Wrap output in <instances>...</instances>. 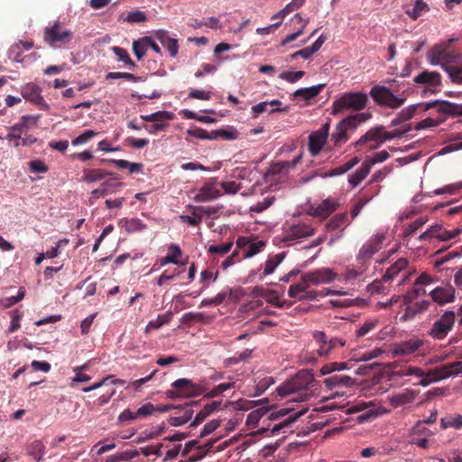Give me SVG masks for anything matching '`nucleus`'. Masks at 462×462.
<instances>
[{
    "label": "nucleus",
    "mask_w": 462,
    "mask_h": 462,
    "mask_svg": "<svg viewBox=\"0 0 462 462\" xmlns=\"http://www.w3.org/2000/svg\"><path fill=\"white\" fill-rule=\"evenodd\" d=\"M337 274L330 268H320L302 275V280L309 285H320L333 282Z\"/></svg>",
    "instance_id": "2eb2a0df"
},
{
    "label": "nucleus",
    "mask_w": 462,
    "mask_h": 462,
    "mask_svg": "<svg viewBox=\"0 0 462 462\" xmlns=\"http://www.w3.org/2000/svg\"><path fill=\"white\" fill-rule=\"evenodd\" d=\"M383 126L379 125V126L373 127L370 130H368L364 135H362L359 138V140H357L355 143V146L356 149L360 150L364 144L367 143L368 142L374 141V142H377V144L371 145L370 150L377 149L379 147V145L383 143H381V139H383Z\"/></svg>",
    "instance_id": "aec40b11"
},
{
    "label": "nucleus",
    "mask_w": 462,
    "mask_h": 462,
    "mask_svg": "<svg viewBox=\"0 0 462 462\" xmlns=\"http://www.w3.org/2000/svg\"><path fill=\"white\" fill-rule=\"evenodd\" d=\"M242 259H245L243 257V254H240L239 250L236 249L228 257H226L222 263L221 267L226 270L228 267L234 265L236 263H239L242 261Z\"/></svg>",
    "instance_id": "774afa93"
},
{
    "label": "nucleus",
    "mask_w": 462,
    "mask_h": 462,
    "mask_svg": "<svg viewBox=\"0 0 462 462\" xmlns=\"http://www.w3.org/2000/svg\"><path fill=\"white\" fill-rule=\"evenodd\" d=\"M384 239L383 234H376L372 236L359 250L358 258L364 260L370 259L382 248Z\"/></svg>",
    "instance_id": "6ab92c4d"
},
{
    "label": "nucleus",
    "mask_w": 462,
    "mask_h": 462,
    "mask_svg": "<svg viewBox=\"0 0 462 462\" xmlns=\"http://www.w3.org/2000/svg\"><path fill=\"white\" fill-rule=\"evenodd\" d=\"M313 338L319 346L317 353L319 356H327L334 349L343 347L346 345V340L338 337L328 338L323 331H314Z\"/></svg>",
    "instance_id": "6e6552de"
},
{
    "label": "nucleus",
    "mask_w": 462,
    "mask_h": 462,
    "mask_svg": "<svg viewBox=\"0 0 462 462\" xmlns=\"http://www.w3.org/2000/svg\"><path fill=\"white\" fill-rule=\"evenodd\" d=\"M365 120L366 117L365 114H358L350 116L340 121L330 135V141L333 143L334 146L340 147L343 143H346L349 139L348 132L355 131L358 125Z\"/></svg>",
    "instance_id": "7ed1b4c3"
},
{
    "label": "nucleus",
    "mask_w": 462,
    "mask_h": 462,
    "mask_svg": "<svg viewBox=\"0 0 462 462\" xmlns=\"http://www.w3.org/2000/svg\"><path fill=\"white\" fill-rule=\"evenodd\" d=\"M440 426L444 430L448 428L460 430L462 429V415H447L446 417L441 418Z\"/></svg>",
    "instance_id": "79ce46f5"
},
{
    "label": "nucleus",
    "mask_w": 462,
    "mask_h": 462,
    "mask_svg": "<svg viewBox=\"0 0 462 462\" xmlns=\"http://www.w3.org/2000/svg\"><path fill=\"white\" fill-rule=\"evenodd\" d=\"M221 191L213 183H206L196 194L194 200L197 202H207L221 196Z\"/></svg>",
    "instance_id": "bb28decb"
},
{
    "label": "nucleus",
    "mask_w": 462,
    "mask_h": 462,
    "mask_svg": "<svg viewBox=\"0 0 462 462\" xmlns=\"http://www.w3.org/2000/svg\"><path fill=\"white\" fill-rule=\"evenodd\" d=\"M291 22L300 24V27L296 32H294L293 33H291V34L287 35L282 41V42H281L282 46H284V45H286V44H288L290 42H292L298 37H300L303 33L304 29H305L306 25L308 24L309 19H303L299 14H296L292 17Z\"/></svg>",
    "instance_id": "7c9ffc66"
},
{
    "label": "nucleus",
    "mask_w": 462,
    "mask_h": 462,
    "mask_svg": "<svg viewBox=\"0 0 462 462\" xmlns=\"http://www.w3.org/2000/svg\"><path fill=\"white\" fill-rule=\"evenodd\" d=\"M408 260L406 258L398 259L393 264H392L385 272L383 276V282H389L394 279L402 270L408 266Z\"/></svg>",
    "instance_id": "2f4dec72"
},
{
    "label": "nucleus",
    "mask_w": 462,
    "mask_h": 462,
    "mask_svg": "<svg viewBox=\"0 0 462 462\" xmlns=\"http://www.w3.org/2000/svg\"><path fill=\"white\" fill-rule=\"evenodd\" d=\"M171 387L172 390L166 392L167 397L171 399L196 397L202 394L206 390L202 385L187 378L175 380L171 383Z\"/></svg>",
    "instance_id": "20e7f679"
},
{
    "label": "nucleus",
    "mask_w": 462,
    "mask_h": 462,
    "mask_svg": "<svg viewBox=\"0 0 462 462\" xmlns=\"http://www.w3.org/2000/svg\"><path fill=\"white\" fill-rule=\"evenodd\" d=\"M265 246V243L263 240H258L256 242H251L248 245L247 249L243 252V257L249 258L253 257Z\"/></svg>",
    "instance_id": "052dcab7"
},
{
    "label": "nucleus",
    "mask_w": 462,
    "mask_h": 462,
    "mask_svg": "<svg viewBox=\"0 0 462 462\" xmlns=\"http://www.w3.org/2000/svg\"><path fill=\"white\" fill-rule=\"evenodd\" d=\"M429 10V6L423 0H416L414 7L411 10H407L406 14L413 20H416L421 15L423 12Z\"/></svg>",
    "instance_id": "13d9d810"
},
{
    "label": "nucleus",
    "mask_w": 462,
    "mask_h": 462,
    "mask_svg": "<svg viewBox=\"0 0 462 462\" xmlns=\"http://www.w3.org/2000/svg\"><path fill=\"white\" fill-rule=\"evenodd\" d=\"M435 107L441 115H462V105L448 101H434L425 104V110Z\"/></svg>",
    "instance_id": "b1692460"
},
{
    "label": "nucleus",
    "mask_w": 462,
    "mask_h": 462,
    "mask_svg": "<svg viewBox=\"0 0 462 462\" xmlns=\"http://www.w3.org/2000/svg\"><path fill=\"white\" fill-rule=\"evenodd\" d=\"M347 213H340L335 215L332 218H330L326 224L327 230H337L340 228H345L347 225Z\"/></svg>",
    "instance_id": "f704fd0d"
},
{
    "label": "nucleus",
    "mask_w": 462,
    "mask_h": 462,
    "mask_svg": "<svg viewBox=\"0 0 462 462\" xmlns=\"http://www.w3.org/2000/svg\"><path fill=\"white\" fill-rule=\"evenodd\" d=\"M172 312L167 311L163 315H159L156 320H151L145 328V332L148 333L151 329H158L162 326L169 324L172 319Z\"/></svg>",
    "instance_id": "a19ab883"
},
{
    "label": "nucleus",
    "mask_w": 462,
    "mask_h": 462,
    "mask_svg": "<svg viewBox=\"0 0 462 462\" xmlns=\"http://www.w3.org/2000/svg\"><path fill=\"white\" fill-rule=\"evenodd\" d=\"M23 97L35 105H40L43 102L42 97V89L39 86L34 83H28L22 88Z\"/></svg>",
    "instance_id": "a878e982"
},
{
    "label": "nucleus",
    "mask_w": 462,
    "mask_h": 462,
    "mask_svg": "<svg viewBox=\"0 0 462 462\" xmlns=\"http://www.w3.org/2000/svg\"><path fill=\"white\" fill-rule=\"evenodd\" d=\"M199 404L196 401L186 402L184 405L175 406V412L169 418V423L171 426L178 427L187 423L192 417L194 411L193 406Z\"/></svg>",
    "instance_id": "dca6fc26"
},
{
    "label": "nucleus",
    "mask_w": 462,
    "mask_h": 462,
    "mask_svg": "<svg viewBox=\"0 0 462 462\" xmlns=\"http://www.w3.org/2000/svg\"><path fill=\"white\" fill-rule=\"evenodd\" d=\"M221 405V402L214 401L206 404L196 415L193 421L189 424L190 428H196L202 423L213 411H215Z\"/></svg>",
    "instance_id": "c85d7f7f"
},
{
    "label": "nucleus",
    "mask_w": 462,
    "mask_h": 462,
    "mask_svg": "<svg viewBox=\"0 0 462 462\" xmlns=\"http://www.w3.org/2000/svg\"><path fill=\"white\" fill-rule=\"evenodd\" d=\"M338 207L339 203L336 199L328 198L313 208L311 215L322 220L336 211Z\"/></svg>",
    "instance_id": "393cba45"
},
{
    "label": "nucleus",
    "mask_w": 462,
    "mask_h": 462,
    "mask_svg": "<svg viewBox=\"0 0 462 462\" xmlns=\"http://www.w3.org/2000/svg\"><path fill=\"white\" fill-rule=\"evenodd\" d=\"M437 417H438V411L437 410L431 411L430 415L428 419H426L424 420L418 421L416 423V425L413 427V435H415L417 433H421L424 435L430 434L431 433L430 430H428L425 427V425L432 424V423L436 422Z\"/></svg>",
    "instance_id": "4c0bfd02"
},
{
    "label": "nucleus",
    "mask_w": 462,
    "mask_h": 462,
    "mask_svg": "<svg viewBox=\"0 0 462 462\" xmlns=\"http://www.w3.org/2000/svg\"><path fill=\"white\" fill-rule=\"evenodd\" d=\"M309 283H307V282H304L301 278L299 283L290 286L288 295L291 298H297L299 300V296H300V294H303V292L306 291V289L309 288Z\"/></svg>",
    "instance_id": "680f3d73"
},
{
    "label": "nucleus",
    "mask_w": 462,
    "mask_h": 462,
    "mask_svg": "<svg viewBox=\"0 0 462 462\" xmlns=\"http://www.w3.org/2000/svg\"><path fill=\"white\" fill-rule=\"evenodd\" d=\"M360 162V159L358 157H353L351 160L346 162V163L337 166L336 168H333L329 173L328 176H337L346 173L349 170H351L354 166H356Z\"/></svg>",
    "instance_id": "8fccbe9b"
},
{
    "label": "nucleus",
    "mask_w": 462,
    "mask_h": 462,
    "mask_svg": "<svg viewBox=\"0 0 462 462\" xmlns=\"http://www.w3.org/2000/svg\"><path fill=\"white\" fill-rule=\"evenodd\" d=\"M454 39H450L441 44L433 47L428 53L429 60L431 64H440L445 70V65H454L461 59V54L455 51L450 43Z\"/></svg>",
    "instance_id": "f03ea898"
},
{
    "label": "nucleus",
    "mask_w": 462,
    "mask_h": 462,
    "mask_svg": "<svg viewBox=\"0 0 462 462\" xmlns=\"http://www.w3.org/2000/svg\"><path fill=\"white\" fill-rule=\"evenodd\" d=\"M316 229L305 223L291 226L284 234L283 241L291 242L313 236Z\"/></svg>",
    "instance_id": "a211bd4d"
},
{
    "label": "nucleus",
    "mask_w": 462,
    "mask_h": 462,
    "mask_svg": "<svg viewBox=\"0 0 462 462\" xmlns=\"http://www.w3.org/2000/svg\"><path fill=\"white\" fill-rule=\"evenodd\" d=\"M411 130V127L410 125H405L402 126V129H394V130L390 131V132H385L383 130V139H381V143H383V142H385L387 140L400 138V137L403 136L406 133H408Z\"/></svg>",
    "instance_id": "6e6d98bb"
},
{
    "label": "nucleus",
    "mask_w": 462,
    "mask_h": 462,
    "mask_svg": "<svg viewBox=\"0 0 462 462\" xmlns=\"http://www.w3.org/2000/svg\"><path fill=\"white\" fill-rule=\"evenodd\" d=\"M165 430V426L163 424L152 427L151 430H143L140 436L136 439V443H143L147 440L155 439L162 435Z\"/></svg>",
    "instance_id": "e433bc0d"
},
{
    "label": "nucleus",
    "mask_w": 462,
    "mask_h": 462,
    "mask_svg": "<svg viewBox=\"0 0 462 462\" xmlns=\"http://www.w3.org/2000/svg\"><path fill=\"white\" fill-rule=\"evenodd\" d=\"M324 84H319L310 88H299L292 94V96L295 100L301 99L305 102H308L309 100L317 97L324 88Z\"/></svg>",
    "instance_id": "cd10ccee"
},
{
    "label": "nucleus",
    "mask_w": 462,
    "mask_h": 462,
    "mask_svg": "<svg viewBox=\"0 0 462 462\" xmlns=\"http://www.w3.org/2000/svg\"><path fill=\"white\" fill-rule=\"evenodd\" d=\"M442 226L440 225L431 226L429 229H427L424 233H422L420 236V240H427L431 237L440 238L442 233Z\"/></svg>",
    "instance_id": "338daca9"
},
{
    "label": "nucleus",
    "mask_w": 462,
    "mask_h": 462,
    "mask_svg": "<svg viewBox=\"0 0 462 462\" xmlns=\"http://www.w3.org/2000/svg\"><path fill=\"white\" fill-rule=\"evenodd\" d=\"M313 382V374L301 370L297 374L280 385L276 392L281 397L290 396L289 402H305L309 399L308 387Z\"/></svg>",
    "instance_id": "f257e3e1"
},
{
    "label": "nucleus",
    "mask_w": 462,
    "mask_h": 462,
    "mask_svg": "<svg viewBox=\"0 0 462 462\" xmlns=\"http://www.w3.org/2000/svg\"><path fill=\"white\" fill-rule=\"evenodd\" d=\"M423 345L424 341L420 338L401 341L393 346L392 354L394 356L412 355L418 352Z\"/></svg>",
    "instance_id": "f3484780"
},
{
    "label": "nucleus",
    "mask_w": 462,
    "mask_h": 462,
    "mask_svg": "<svg viewBox=\"0 0 462 462\" xmlns=\"http://www.w3.org/2000/svg\"><path fill=\"white\" fill-rule=\"evenodd\" d=\"M368 102L367 95L362 92H348L334 101L333 114H338L345 109L362 110Z\"/></svg>",
    "instance_id": "423d86ee"
},
{
    "label": "nucleus",
    "mask_w": 462,
    "mask_h": 462,
    "mask_svg": "<svg viewBox=\"0 0 462 462\" xmlns=\"http://www.w3.org/2000/svg\"><path fill=\"white\" fill-rule=\"evenodd\" d=\"M285 253L277 254L270 257L264 263L263 275L272 274L276 267L283 261Z\"/></svg>",
    "instance_id": "a18cd8bd"
},
{
    "label": "nucleus",
    "mask_w": 462,
    "mask_h": 462,
    "mask_svg": "<svg viewBox=\"0 0 462 462\" xmlns=\"http://www.w3.org/2000/svg\"><path fill=\"white\" fill-rule=\"evenodd\" d=\"M107 174L108 173L102 169H85L83 171L82 180L92 183L103 180Z\"/></svg>",
    "instance_id": "58836bf2"
},
{
    "label": "nucleus",
    "mask_w": 462,
    "mask_h": 462,
    "mask_svg": "<svg viewBox=\"0 0 462 462\" xmlns=\"http://www.w3.org/2000/svg\"><path fill=\"white\" fill-rule=\"evenodd\" d=\"M324 384L328 390L337 392L342 388L352 387L355 383V380L345 374H333L324 380Z\"/></svg>",
    "instance_id": "5701e85b"
},
{
    "label": "nucleus",
    "mask_w": 462,
    "mask_h": 462,
    "mask_svg": "<svg viewBox=\"0 0 462 462\" xmlns=\"http://www.w3.org/2000/svg\"><path fill=\"white\" fill-rule=\"evenodd\" d=\"M45 447L41 440H34L27 448L28 454L37 461H41L44 455Z\"/></svg>",
    "instance_id": "49530a36"
},
{
    "label": "nucleus",
    "mask_w": 462,
    "mask_h": 462,
    "mask_svg": "<svg viewBox=\"0 0 462 462\" xmlns=\"http://www.w3.org/2000/svg\"><path fill=\"white\" fill-rule=\"evenodd\" d=\"M445 71L448 74L451 81L462 85V65H445Z\"/></svg>",
    "instance_id": "603ef678"
},
{
    "label": "nucleus",
    "mask_w": 462,
    "mask_h": 462,
    "mask_svg": "<svg viewBox=\"0 0 462 462\" xmlns=\"http://www.w3.org/2000/svg\"><path fill=\"white\" fill-rule=\"evenodd\" d=\"M186 134L189 136H192L199 140H212L211 132L208 133L207 130L200 127L189 128L186 131Z\"/></svg>",
    "instance_id": "69168bd1"
},
{
    "label": "nucleus",
    "mask_w": 462,
    "mask_h": 462,
    "mask_svg": "<svg viewBox=\"0 0 462 462\" xmlns=\"http://www.w3.org/2000/svg\"><path fill=\"white\" fill-rule=\"evenodd\" d=\"M414 84L426 91L436 93L441 87V75L437 71L423 70L413 78Z\"/></svg>",
    "instance_id": "9d476101"
},
{
    "label": "nucleus",
    "mask_w": 462,
    "mask_h": 462,
    "mask_svg": "<svg viewBox=\"0 0 462 462\" xmlns=\"http://www.w3.org/2000/svg\"><path fill=\"white\" fill-rule=\"evenodd\" d=\"M29 123L34 125L36 118L31 116H23L19 123L9 128L6 140L15 147L21 146L23 135L25 134V132H28Z\"/></svg>",
    "instance_id": "9b49d317"
},
{
    "label": "nucleus",
    "mask_w": 462,
    "mask_h": 462,
    "mask_svg": "<svg viewBox=\"0 0 462 462\" xmlns=\"http://www.w3.org/2000/svg\"><path fill=\"white\" fill-rule=\"evenodd\" d=\"M106 79H124L132 82H138L142 80V77L135 76L129 72H109L106 76Z\"/></svg>",
    "instance_id": "e2e57ef3"
},
{
    "label": "nucleus",
    "mask_w": 462,
    "mask_h": 462,
    "mask_svg": "<svg viewBox=\"0 0 462 462\" xmlns=\"http://www.w3.org/2000/svg\"><path fill=\"white\" fill-rule=\"evenodd\" d=\"M189 208L192 209V217L181 215L180 218L182 222L188 223L190 226H197L202 221V215L198 209V207L189 206Z\"/></svg>",
    "instance_id": "5fc2aeb1"
},
{
    "label": "nucleus",
    "mask_w": 462,
    "mask_h": 462,
    "mask_svg": "<svg viewBox=\"0 0 462 462\" xmlns=\"http://www.w3.org/2000/svg\"><path fill=\"white\" fill-rule=\"evenodd\" d=\"M214 443L215 440H209L204 445L198 444L196 446L195 452L188 458V462H197L202 459L213 448Z\"/></svg>",
    "instance_id": "ea45409f"
},
{
    "label": "nucleus",
    "mask_w": 462,
    "mask_h": 462,
    "mask_svg": "<svg viewBox=\"0 0 462 462\" xmlns=\"http://www.w3.org/2000/svg\"><path fill=\"white\" fill-rule=\"evenodd\" d=\"M380 189H381V187L375 186L374 190H373V192L371 193L370 196L362 197V198L358 199V200L356 201V203L355 204V206L352 208V209L350 211L353 218L356 217L359 215V213L361 212L364 206L366 205L374 195L378 194Z\"/></svg>",
    "instance_id": "37998d69"
},
{
    "label": "nucleus",
    "mask_w": 462,
    "mask_h": 462,
    "mask_svg": "<svg viewBox=\"0 0 462 462\" xmlns=\"http://www.w3.org/2000/svg\"><path fill=\"white\" fill-rule=\"evenodd\" d=\"M212 140L224 139L235 140L237 138V132L234 129H217L211 131Z\"/></svg>",
    "instance_id": "864d4df0"
},
{
    "label": "nucleus",
    "mask_w": 462,
    "mask_h": 462,
    "mask_svg": "<svg viewBox=\"0 0 462 462\" xmlns=\"http://www.w3.org/2000/svg\"><path fill=\"white\" fill-rule=\"evenodd\" d=\"M112 378H113V375H107L106 377H104L101 381H99L97 383H93L90 386L84 387L82 389V391L85 392V393H88L90 391L98 389L99 387H101L103 385L108 384V382L110 383H112V384H119V385H124L125 383V381L123 380V379H114V380H112Z\"/></svg>",
    "instance_id": "09e8293b"
},
{
    "label": "nucleus",
    "mask_w": 462,
    "mask_h": 462,
    "mask_svg": "<svg viewBox=\"0 0 462 462\" xmlns=\"http://www.w3.org/2000/svg\"><path fill=\"white\" fill-rule=\"evenodd\" d=\"M147 42H149V37L145 36L134 41L133 43V51L139 60L144 57L148 50Z\"/></svg>",
    "instance_id": "de8ad7c7"
},
{
    "label": "nucleus",
    "mask_w": 462,
    "mask_h": 462,
    "mask_svg": "<svg viewBox=\"0 0 462 462\" xmlns=\"http://www.w3.org/2000/svg\"><path fill=\"white\" fill-rule=\"evenodd\" d=\"M112 50L115 55L117 57L118 60L123 61L125 65L132 69L136 67L135 63L132 60L126 50L118 46L113 47Z\"/></svg>",
    "instance_id": "4d7b16f0"
},
{
    "label": "nucleus",
    "mask_w": 462,
    "mask_h": 462,
    "mask_svg": "<svg viewBox=\"0 0 462 462\" xmlns=\"http://www.w3.org/2000/svg\"><path fill=\"white\" fill-rule=\"evenodd\" d=\"M235 385V383H222L218 385L215 386L213 389H211L208 393L205 394V397L207 398H214L218 395H220L225 391H227L229 389H232Z\"/></svg>",
    "instance_id": "0e129e2a"
},
{
    "label": "nucleus",
    "mask_w": 462,
    "mask_h": 462,
    "mask_svg": "<svg viewBox=\"0 0 462 462\" xmlns=\"http://www.w3.org/2000/svg\"><path fill=\"white\" fill-rule=\"evenodd\" d=\"M346 368H347V363H346V362H333V363L324 365L320 368L319 373L322 375H326L332 372L341 371V370H345Z\"/></svg>",
    "instance_id": "bf43d9fd"
},
{
    "label": "nucleus",
    "mask_w": 462,
    "mask_h": 462,
    "mask_svg": "<svg viewBox=\"0 0 462 462\" xmlns=\"http://www.w3.org/2000/svg\"><path fill=\"white\" fill-rule=\"evenodd\" d=\"M370 96L376 104L392 109L401 107L406 101V97L403 94L395 96L389 88L380 85L371 88Z\"/></svg>",
    "instance_id": "39448f33"
},
{
    "label": "nucleus",
    "mask_w": 462,
    "mask_h": 462,
    "mask_svg": "<svg viewBox=\"0 0 462 462\" xmlns=\"http://www.w3.org/2000/svg\"><path fill=\"white\" fill-rule=\"evenodd\" d=\"M348 411L350 413L364 411L362 414L358 415L356 418L359 422L367 421L370 418L376 416V414L373 411V410L367 409L366 404L364 402L352 405L348 409Z\"/></svg>",
    "instance_id": "473e14b6"
},
{
    "label": "nucleus",
    "mask_w": 462,
    "mask_h": 462,
    "mask_svg": "<svg viewBox=\"0 0 462 462\" xmlns=\"http://www.w3.org/2000/svg\"><path fill=\"white\" fill-rule=\"evenodd\" d=\"M44 41L51 46L64 45L72 39V32L69 30H62L58 23L51 27L46 28Z\"/></svg>",
    "instance_id": "f8f14e48"
},
{
    "label": "nucleus",
    "mask_w": 462,
    "mask_h": 462,
    "mask_svg": "<svg viewBox=\"0 0 462 462\" xmlns=\"http://www.w3.org/2000/svg\"><path fill=\"white\" fill-rule=\"evenodd\" d=\"M416 395V391L406 388L402 392L388 395L387 401L393 408H399L413 402Z\"/></svg>",
    "instance_id": "412c9836"
},
{
    "label": "nucleus",
    "mask_w": 462,
    "mask_h": 462,
    "mask_svg": "<svg viewBox=\"0 0 462 462\" xmlns=\"http://www.w3.org/2000/svg\"><path fill=\"white\" fill-rule=\"evenodd\" d=\"M389 371L387 372L388 380L393 383L403 385L408 383V380L398 382L400 378L405 376H422L423 370L421 368L411 366L406 363H400L397 361L392 362L388 365Z\"/></svg>",
    "instance_id": "0eeeda50"
},
{
    "label": "nucleus",
    "mask_w": 462,
    "mask_h": 462,
    "mask_svg": "<svg viewBox=\"0 0 462 462\" xmlns=\"http://www.w3.org/2000/svg\"><path fill=\"white\" fill-rule=\"evenodd\" d=\"M433 301L444 305L455 300V289L452 285L438 286L430 293Z\"/></svg>",
    "instance_id": "4be33fe9"
},
{
    "label": "nucleus",
    "mask_w": 462,
    "mask_h": 462,
    "mask_svg": "<svg viewBox=\"0 0 462 462\" xmlns=\"http://www.w3.org/2000/svg\"><path fill=\"white\" fill-rule=\"evenodd\" d=\"M378 326L377 319H370L366 320L365 323L360 325V327L356 331V337L357 338H361L368 335L370 332L374 331Z\"/></svg>",
    "instance_id": "3c124183"
},
{
    "label": "nucleus",
    "mask_w": 462,
    "mask_h": 462,
    "mask_svg": "<svg viewBox=\"0 0 462 462\" xmlns=\"http://www.w3.org/2000/svg\"><path fill=\"white\" fill-rule=\"evenodd\" d=\"M141 119L145 122H152L153 124L166 122L174 118V114L169 111H158L151 115H142Z\"/></svg>",
    "instance_id": "c9c22d12"
},
{
    "label": "nucleus",
    "mask_w": 462,
    "mask_h": 462,
    "mask_svg": "<svg viewBox=\"0 0 462 462\" xmlns=\"http://www.w3.org/2000/svg\"><path fill=\"white\" fill-rule=\"evenodd\" d=\"M329 128V123H326L309 135V151L311 156L315 157L320 152L328 140Z\"/></svg>",
    "instance_id": "ddd939ff"
},
{
    "label": "nucleus",
    "mask_w": 462,
    "mask_h": 462,
    "mask_svg": "<svg viewBox=\"0 0 462 462\" xmlns=\"http://www.w3.org/2000/svg\"><path fill=\"white\" fill-rule=\"evenodd\" d=\"M119 226L125 229L126 233H139L147 228V226L139 218H123L119 221Z\"/></svg>",
    "instance_id": "c756f323"
},
{
    "label": "nucleus",
    "mask_w": 462,
    "mask_h": 462,
    "mask_svg": "<svg viewBox=\"0 0 462 462\" xmlns=\"http://www.w3.org/2000/svg\"><path fill=\"white\" fill-rule=\"evenodd\" d=\"M118 169H128L131 173H139L143 171V165L138 162H130L125 160H110Z\"/></svg>",
    "instance_id": "c03bdc74"
},
{
    "label": "nucleus",
    "mask_w": 462,
    "mask_h": 462,
    "mask_svg": "<svg viewBox=\"0 0 462 462\" xmlns=\"http://www.w3.org/2000/svg\"><path fill=\"white\" fill-rule=\"evenodd\" d=\"M455 320L456 315L454 311H445L432 325V328L429 332L430 336L438 340L443 339L453 328Z\"/></svg>",
    "instance_id": "1a4fd4ad"
},
{
    "label": "nucleus",
    "mask_w": 462,
    "mask_h": 462,
    "mask_svg": "<svg viewBox=\"0 0 462 462\" xmlns=\"http://www.w3.org/2000/svg\"><path fill=\"white\" fill-rule=\"evenodd\" d=\"M429 376L433 382H438L457 374H462V362L456 361L437 366L428 371Z\"/></svg>",
    "instance_id": "4468645a"
},
{
    "label": "nucleus",
    "mask_w": 462,
    "mask_h": 462,
    "mask_svg": "<svg viewBox=\"0 0 462 462\" xmlns=\"http://www.w3.org/2000/svg\"><path fill=\"white\" fill-rule=\"evenodd\" d=\"M371 168L369 167V164L364 162L361 165V167L352 175L348 177V181L350 185L355 188L357 185L361 183L362 180H364L368 173L370 172Z\"/></svg>",
    "instance_id": "72a5a7b5"
}]
</instances>
